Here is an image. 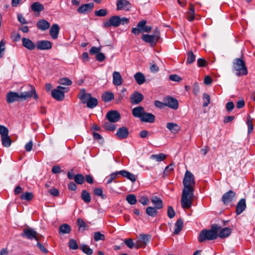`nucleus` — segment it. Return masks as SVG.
Here are the masks:
<instances>
[{"mask_svg":"<svg viewBox=\"0 0 255 255\" xmlns=\"http://www.w3.org/2000/svg\"><path fill=\"white\" fill-rule=\"evenodd\" d=\"M184 188L182 193L181 204L183 209H189L192 205L195 181L194 175L189 171H186L183 180Z\"/></svg>","mask_w":255,"mask_h":255,"instance_id":"obj_1","label":"nucleus"},{"mask_svg":"<svg viewBox=\"0 0 255 255\" xmlns=\"http://www.w3.org/2000/svg\"><path fill=\"white\" fill-rule=\"evenodd\" d=\"M32 96L34 99L38 98V96L36 93L35 88L31 86L30 89L29 91L21 92L20 94L14 92L7 93L6 96V100L8 103H12L15 101L25 100Z\"/></svg>","mask_w":255,"mask_h":255,"instance_id":"obj_2","label":"nucleus"},{"mask_svg":"<svg viewBox=\"0 0 255 255\" xmlns=\"http://www.w3.org/2000/svg\"><path fill=\"white\" fill-rule=\"evenodd\" d=\"M221 227L217 224L213 225L210 230L204 229L201 231L198 237V241L202 243L206 240H215L218 237V231Z\"/></svg>","mask_w":255,"mask_h":255,"instance_id":"obj_3","label":"nucleus"},{"mask_svg":"<svg viewBox=\"0 0 255 255\" xmlns=\"http://www.w3.org/2000/svg\"><path fill=\"white\" fill-rule=\"evenodd\" d=\"M233 68L237 71L238 76L246 75L248 73L245 61L241 58H236L233 62Z\"/></svg>","mask_w":255,"mask_h":255,"instance_id":"obj_4","label":"nucleus"},{"mask_svg":"<svg viewBox=\"0 0 255 255\" xmlns=\"http://www.w3.org/2000/svg\"><path fill=\"white\" fill-rule=\"evenodd\" d=\"M159 38L160 32L158 29L156 27L154 30L153 35L143 34L142 39L144 41L149 43L150 46L153 47L155 45Z\"/></svg>","mask_w":255,"mask_h":255,"instance_id":"obj_5","label":"nucleus"},{"mask_svg":"<svg viewBox=\"0 0 255 255\" xmlns=\"http://www.w3.org/2000/svg\"><path fill=\"white\" fill-rule=\"evenodd\" d=\"M68 91V88L58 86L51 91V96L55 100L61 101L64 98V93Z\"/></svg>","mask_w":255,"mask_h":255,"instance_id":"obj_6","label":"nucleus"},{"mask_svg":"<svg viewBox=\"0 0 255 255\" xmlns=\"http://www.w3.org/2000/svg\"><path fill=\"white\" fill-rule=\"evenodd\" d=\"M37 233L34 230L31 228L24 229L23 232L21 234V236L25 237L29 240L35 239L37 241H38V239L37 237Z\"/></svg>","mask_w":255,"mask_h":255,"instance_id":"obj_7","label":"nucleus"},{"mask_svg":"<svg viewBox=\"0 0 255 255\" xmlns=\"http://www.w3.org/2000/svg\"><path fill=\"white\" fill-rule=\"evenodd\" d=\"M120 25V16L115 15L111 16L109 20L103 22V27L108 28L112 26L118 27Z\"/></svg>","mask_w":255,"mask_h":255,"instance_id":"obj_8","label":"nucleus"},{"mask_svg":"<svg viewBox=\"0 0 255 255\" xmlns=\"http://www.w3.org/2000/svg\"><path fill=\"white\" fill-rule=\"evenodd\" d=\"M150 239L151 236L149 235H140L139 240L138 242V244L135 246V248L139 249V248H144Z\"/></svg>","mask_w":255,"mask_h":255,"instance_id":"obj_9","label":"nucleus"},{"mask_svg":"<svg viewBox=\"0 0 255 255\" xmlns=\"http://www.w3.org/2000/svg\"><path fill=\"white\" fill-rule=\"evenodd\" d=\"M106 118L110 122L116 123L120 120L121 115L117 111H111L107 114Z\"/></svg>","mask_w":255,"mask_h":255,"instance_id":"obj_10","label":"nucleus"},{"mask_svg":"<svg viewBox=\"0 0 255 255\" xmlns=\"http://www.w3.org/2000/svg\"><path fill=\"white\" fill-rule=\"evenodd\" d=\"M36 47L41 50H49L52 48V43L48 40H39L36 43Z\"/></svg>","mask_w":255,"mask_h":255,"instance_id":"obj_11","label":"nucleus"},{"mask_svg":"<svg viewBox=\"0 0 255 255\" xmlns=\"http://www.w3.org/2000/svg\"><path fill=\"white\" fill-rule=\"evenodd\" d=\"M165 106L168 107L172 109L176 110L178 108L179 104L178 101L172 97H167L164 99Z\"/></svg>","mask_w":255,"mask_h":255,"instance_id":"obj_12","label":"nucleus"},{"mask_svg":"<svg viewBox=\"0 0 255 255\" xmlns=\"http://www.w3.org/2000/svg\"><path fill=\"white\" fill-rule=\"evenodd\" d=\"M235 196V192L232 190H229L223 195L222 201L225 204H228L233 200Z\"/></svg>","mask_w":255,"mask_h":255,"instance_id":"obj_13","label":"nucleus"},{"mask_svg":"<svg viewBox=\"0 0 255 255\" xmlns=\"http://www.w3.org/2000/svg\"><path fill=\"white\" fill-rule=\"evenodd\" d=\"M130 102L132 104L136 105L139 104L143 100V96L141 93L138 92H134L130 95Z\"/></svg>","mask_w":255,"mask_h":255,"instance_id":"obj_14","label":"nucleus"},{"mask_svg":"<svg viewBox=\"0 0 255 255\" xmlns=\"http://www.w3.org/2000/svg\"><path fill=\"white\" fill-rule=\"evenodd\" d=\"M94 7V3L90 2L81 5L77 9V11L80 13H86L89 11H92Z\"/></svg>","mask_w":255,"mask_h":255,"instance_id":"obj_15","label":"nucleus"},{"mask_svg":"<svg viewBox=\"0 0 255 255\" xmlns=\"http://www.w3.org/2000/svg\"><path fill=\"white\" fill-rule=\"evenodd\" d=\"M21 40L23 46L29 50H33L36 47V44L29 38L24 37Z\"/></svg>","mask_w":255,"mask_h":255,"instance_id":"obj_16","label":"nucleus"},{"mask_svg":"<svg viewBox=\"0 0 255 255\" xmlns=\"http://www.w3.org/2000/svg\"><path fill=\"white\" fill-rule=\"evenodd\" d=\"M129 134L128 128L125 127H122L119 128L117 131L116 135L119 139H123L126 138Z\"/></svg>","mask_w":255,"mask_h":255,"instance_id":"obj_17","label":"nucleus"},{"mask_svg":"<svg viewBox=\"0 0 255 255\" xmlns=\"http://www.w3.org/2000/svg\"><path fill=\"white\" fill-rule=\"evenodd\" d=\"M123 79L119 72L114 71L113 73V83L116 86H121Z\"/></svg>","mask_w":255,"mask_h":255,"instance_id":"obj_18","label":"nucleus"},{"mask_svg":"<svg viewBox=\"0 0 255 255\" xmlns=\"http://www.w3.org/2000/svg\"><path fill=\"white\" fill-rule=\"evenodd\" d=\"M91 94L86 93L85 89H81L78 95V98L81 100L83 104H86L87 101H88L89 99L91 98Z\"/></svg>","mask_w":255,"mask_h":255,"instance_id":"obj_19","label":"nucleus"},{"mask_svg":"<svg viewBox=\"0 0 255 255\" xmlns=\"http://www.w3.org/2000/svg\"><path fill=\"white\" fill-rule=\"evenodd\" d=\"M246 208V199L245 198L241 199L237 203L236 206V214L237 215L241 214Z\"/></svg>","mask_w":255,"mask_h":255,"instance_id":"obj_20","label":"nucleus"},{"mask_svg":"<svg viewBox=\"0 0 255 255\" xmlns=\"http://www.w3.org/2000/svg\"><path fill=\"white\" fill-rule=\"evenodd\" d=\"M59 30L60 28L57 24L55 23L51 26L49 32L52 39H56L57 38Z\"/></svg>","mask_w":255,"mask_h":255,"instance_id":"obj_21","label":"nucleus"},{"mask_svg":"<svg viewBox=\"0 0 255 255\" xmlns=\"http://www.w3.org/2000/svg\"><path fill=\"white\" fill-rule=\"evenodd\" d=\"M140 119L143 122L152 123L155 121V117L152 114L144 112Z\"/></svg>","mask_w":255,"mask_h":255,"instance_id":"obj_22","label":"nucleus"},{"mask_svg":"<svg viewBox=\"0 0 255 255\" xmlns=\"http://www.w3.org/2000/svg\"><path fill=\"white\" fill-rule=\"evenodd\" d=\"M232 233V230L228 227H225L218 231V236L220 238H225L229 237Z\"/></svg>","mask_w":255,"mask_h":255,"instance_id":"obj_23","label":"nucleus"},{"mask_svg":"<svg viewBox=\"0 0 255 255\" xmlns=\"http://www.w3.org/2000/svg\"><path fill=\"white\" fill-rule=\"evenodd\" d=\"M37 28L41 30H45L50 27V23L45 19L39 20L36 24Z\"/></svg>","mask_w":255,"mask_h":255,"instance_id":"obj_24","label":"nucleus"},{"mask_svg":"<svg viewBox=\"0 0 255 255\" xmlns=\"http://www.w3.org/2000/svg\"><path fill=\"white\" fill-rule=\"evenodd\" d=\"M118 173H120V175H122L124 177L127 178V179L130 180L131 181L133 182L136 181V177L135 175L127 170H122L120 171H118Z\"/></svg>","mask_w":255,"mask_h":255,"instance_id":"obj_25","label":"nucleus"},{"mask_svg":"<svg viewBox=\"0 0 255 255\" xmlns=\"http://www.w3.org/2000/svg\"><path fill=\"white\" fill-rule=\"evenodd\" d=\"M151 201L156 209H161L163 208V203L161 199L156 196H153Z\"/></svg>","mask_w":255,"mask_h":255,"instance_id":"obj_26","label":"nucleus"},{"mask_svg":"<svg viewBox=\"0 0 255 255\" xmlns=\"http://www.w3.org/2000/svg\"><path fill=\"white\" fill-rule=\"evenodd\" d=\"M129 4V2L127 0H118L117 1V10H121L124 8L128 10Z\"/></svg>","mask_w":255,"mask_h":255,"instance_id":"obj_27","label":"nucleus"},{"mask_svg":"<svg viewBox=\"0 0 255 255\" xmlns=\"http://www.w3.org/2000/svg\"><path fill=\"white\" fill-rule=\"evenodd\" d=\"M166 128L174 134L177 133L180 130V127L174 123H168L166 125Z\"/></svg>","mask_w":255,"mask_h":255,"instance_id":"obj_28","label":"nucleus"},{"mask_svg":"<svg viewBox=\"0 0 255 255\" xmlns=\"http://www.w3.org/2000/svg\"><path fill=\"white\" fill-rule=\"evenodd\" d=\"M144 112V108L141 106H138L135 108H134L132 110V113L133 116L136 118H139L140 119L141 116L143 114Z\"/></svg>","mask_w":255,"mask_h":255,"instance_id":"obj_29","label":"nucleus"},{"mask_svg":"<svg viewBox=\"0 0 255 255\" xmlns=\"http://www.w3.org/2000/svg\"><path fill=\"white\" fill-rule=\"evenodd\" d=\"M195 10L194 5L192 3L190 4L189 10L187 13V18L189 21H192L194 19Z\"/></svg>","mask_w":255,"mask_h":255,"instance_id":"obj_30","label":"nucleus"},{"mask_svg":"<svg viewBox=\"0 0 255 255\" xmlns=\"http://www.w3.org/2000/svg\"><path fill=\"white\" fill-rule=\"evenodd\" d=\"M31 10L34 12H41L44 9L43 5L38 1L34 2L31 5Z\"/></svg>","mask_w":255,"mask_h":255,"instance_id":"obj_31","label":"nucleus"},{"mask_svg":"<svg viewBox=\"0 0 255 255\" xmlns=\"http://www.w3.org/2000/svg\"><path fill=\"white\" fill-rule=\"evenodd\" d=\"M135 81L138 85H141L145 82V76L141 72H137L134 75Z\"/></svg>","mask_w":255,"mask_h":255,"instance_id":"obj_32","label":"nucleus"},{"mask_svg":"<svg viewBox=\"0 0 255 255\" xmlns=\"http://www.w3.org/2000/svg\"><path fill=\"white\" fill-rule=\"evenodd\" d=\"M183 223L182 220L181 219H178L175 224L174 234L177 235L180 233L183 228Z\"/></svg>","mask_w":255,"mask_h":255,"instance_id":"obj_33","label":"nucleus"},{"mask_svg":"<svg viewBox=\"0 0 255 255\" xmlns=\"http://www.w3.org/2000/svg\"><path fill=\"white\" fill-rule=\"evenodd\" d=\"M114 98V94L111 92L103 93L102 99L105 102H109Z\"/></svg>","mask_w":255,"mask_h":255,"instance_id":"obj_34","label":"nucleus"},{"mask_svg":"<svg viewBox=\"0 0 255 255\" xmlns=\"http://www.w3.org/2000/svg\"><path fill=\"white\" fill-rule=\"evenodd\" d=\"M98 100L96 98L92 97L89 99L88 101L87 102V106L88 108L90 109H93L96 107L98 105Z\"/></svg>","mask_w":255,"mask_h":255,"instance_id":"obj_35","label":"nucleus"},{"mask_svg":"<svg viewBox=\"0 0 255 255\" xmlns=\"http://www.w3.org/2000/svg\"><path fill=\"white\" fill-rule=\"evenodd\" d=\"M59 233L62 234H68L71 231V227L67 224H64L59 227Z\"/></svg>","mask_w":255,"mask_h":255,"instance_id":"obj_36","label":"nucleus"},{"mask_svg":"<svg viewBox=\"0 0 255 255\" xmlns=\"http://www.w3.org/2000/svg\"><path fill=\"white\" fill-rule=\"evenodd\" d=\"M167 156L164 153H159L158 154H152L151 155L150 158L151 159L155 160L157 162H160L164 160Z\"/></svg>","mask_w":255,"mask_h":255,"instance_id":"obj_37","label":"nucleus"},{"mask_svg":"<svg viewBox=\"0 0 255 255\" xmlns=\"http://www.w3.org/2000/svg\"><path fill=\"white\" fill-rule=\"evenodd\" d=\"M157 209L151 206H149L146 209V213L149 216L154 217L157 213Z\"/></svg>","mask_w":255,"mask_h":255,"instance_id":"obj_38","label":"nucleus"},{"mask_svg":"<svg viewBox=\"0 0 255 255\" xmlns=\"http://www.w3.org/2000/svg\"><path fill=\"white\" fill-rule=\"evenodd\" d=\"M81 198L85 203H89L91 201L90 195L86 190L82 191L81 193Z\"/></svg>","mask_w":255,"mask_h":255,"instance_id":"obj_39","label":"nucleus"},{"mask_svg":"<svg viewBox=\"0 0 255 255\" xmlns=\"http://www.w3.org/2000/svg\"><path fill=\"white\" fill-rule=\"evenodd\" d=\"M1 141L2 145L6 147L10 146L11 143V140L8 135L1 137Z\"/></svg>","mask_w":255,"mask_h":255,"instance_id":"obj_40","label":"nucleus"},{"mask_svg":"<svg viewBox=\"0 0 255 255\" xmlns=\"http://www.w3.org/2000/svg\"><path fill=\"white\" fill-rule=\"evenodd\" d=\"M196 56L194 54L192 51H189L187 53V62L191 64L195 60Z\"/></svg>","mask_w":255,"mask_h":255,"instance_id":"obj_41","label":"nucleus"},{"mask_svg":"<svg viewBox=\"0 0 255 255\" xmlns=\"http://www.w3.org/2000/svg\"><path fill=\"white\" fill-rule=\"evenodd\" d=\"M126 200L130 205H134L137 202L136 197L133 194L128 195L126 197Z\"/></svg>","mask_w":255,"mask_h":255,"instance_id":"obj_42","label":"nucleus"},{"mask_svg":"<svg viewBox=\"0 0 255 255\" xmlns=\"http://www.w3.org/2000/svg\"><path fill=\"white\" fill-rule=\"evenodd\" d=\"M33 197V195L31 192H25L22 193L20 196V198L22 200H24L26 201L31 200Z\"/></svg>","mask_w":255,"mask_h":255,"instance_id":"obj_43","label":"nucleus"},{"mask_svg":"<svg viewBox=\"0 0 255 255\" xmlns=\"http://www.w3.org/2000/svg\"><path fill=\"white\" fill-rule=\"evenodd\" d=\"M74 181L78 184H82L84 182V177L81 174H77L74 176Z\"/></svg>","mask_w":255,"mask_h":255,"instance_id":"obj_44","label":"nucleus"},{"mask_svg":"<svg viewBox=\"0 0 255 255\" xmlns=\"http://www.w3.org/2000/svg\"><path fill=\"white\" fill-rule=\"evenodd\" d=\"M94 240L96 242L105 240V235L101 234L100 232H96L94 233Z\"/></svg>","mask_w":255,"mask_h":255,"instance_id":"obj_45","label":"nucleus"},{"mask_svg":"<svg viewBox=\"0 0 255 255\" xmlns=\"http://www.w3.org/2000/svg\"><path fill=\"white\" fill-rule=\"evenodd\" d=\"M59 84L63 85L70 86L72 84V82L71 80L67 77L60 78L58 81Z\"/></svg>","mask_w":255,"mask_h":255,"instance_id":"obj_46","label":"nucleus"},{"mask_svg":"<svg viewBox=\"0 0 255 255\" xmlns=\"http://www.w3.org/2000/svg\"><path fill=\"white\" fill-rule=\"evenodd\" d=\"M80 248L81 250L87 255H91L93 253V250L86 245H82Z\"/></svg>","mask_w":255,"mask_h":255,"instance_id":"obj_47","label":"nucleus"},{"mask_svg":"<svg viewBox=\"0 0 255 255\" xmlns=\"http://www.w3.org/2000/svg\"><path fill=\"white\" fill-rule=\"evenodd\" d=\"M104 127L106 129L110 131H114L116 128V127L114 124L109 122H105L104 124Z\"/></svg>","mask_w":255,"mask_h":255,"instance_id":"obj_48","label":"nucleus"},{"mask_svg":"<svg viewBox=\"0 0 255 255\" xmlns=\"http://www.w3.org/2000/svg\"><path fill=\"white\" fill-rule=\"evenodd\" d=\"M203 107H207L210 102V98L209 95L207 93H204L203 95Z\"/></svg>","mask_w":255,"mask_h":255,"instance_id":"obj_49","label":"nucleus"},{"mask_svg":"<svg viewBox=\"0 0 255 255\" xmlns=\"http://www.w3.org/2000/svg\"><path fill=\"white\" fill-rule=\"evenodd\" d=\"M119 175H120V173H118V171L112 173L110 175V177L108 179L107 181V183L110 184L112 183L114 179H116L118 177Z\"/></svg>","mask_w":255,"mask_h":255,"instance_id":"obj_50","label":"nucleus"},{"mask_svg":"<svg viewBox=\"0 0 255 255\" xmlns=\"http://www.w3.org/2000/svg\"><path fill=\"white\" fill-rule=\"evenodd\" d=\"M108 13V11L106 9H101L99 10L95 11V14L97 16H105Z\"/></svg>","mask_w":255,"mask_h":255,"instance_id":"obj_51","label":"nucleus"},{"mask_svg":"<svg viewBox=\"0 0 255 255\" xmlns=\"http://www.w3.org/2000/svg\"><path fill=\"white\" fill-rule=\"evenodd\" d=\"M0 134L1 137L8 135V130L4 126L0 125Z\"/></svg>","mask_w":255,"mask_h":255,"instance_id":"obj_52","label":"nucleus"},{"mask_svg":"<svg viewBox=\"0 0 255 255\" xmlns=\"http://www.w3.org/2000/svg\"><path fill=\"white\" fill-rule=\"evenodd\" d=\"M93 192L96 195L101 197L102 199L106 198V196L103 194V190L101 188H95L94 189Z\"/></svg>","mask_w":255,"mask_h":255,"instance_id":"obj_53","label":"nucleus"},{"mask_svg":"<svg viewBox=\"0 0 255 255\" xmlns=\"http://www.w3.org/2000/svg\"><path fill=\"white\" fill-rule=\"evenodd\" d=\"M94 138L97 140L100 143L103 144L104 142V140L102 136L98 133L94 132H93Z\"/></svg>","mask_w":255,"mask_h":255,"instance_id":"obj_54","label":"nucleus"},{"mask_svg":"<svg viewBox=\"0 0 255 255\" xmlns=\"http://www.w3.org/2000/svg\"><path fill=\"white\" fill-rule=\"evenodd\" d=\"M77 222L79 227V230L83 228V230H84L85 228L88 226L86 223L81 218H78Z\"/></svg>","mask_w":255,"mask_h":255,"instance_id":"obj_55","label":"nucleus"},{"mask_svg":"<svg viewBox=\"0 0 255 255\" xmlns=\"http://www.w3.org/2000/svg\"><path fill=\"white\" fill-rule=\"evenodd\" d=\"M69 246L70 249L76 250L78 249V245L76 241L74 239H71L69 242Z\"/></svg>","mask_w":255,"mask_h":255,"instance_id":"obj_56","label":"nucleus"},{"mask_svg":"<svg viewBox=\"0 0 255 255\" xmlns=\"http://www.w3.org/2000/svg\"><path fill=\"white\" fill-rule=\"evenodd\" d=\"M125 243L129 249H132L134 247H135L136 245H134L133 242L131 239H125Z\"/></svg>","mask_w":255,"mask_h":255,"instance_id":"obj_57","label":"nucleus"},{"mask_svg":"<svg viewBox=\"0 0 255 255\" xmlns=\"http://www.w3.org/2000/svg\"><path fill=\"white\" fill-rule=\"evenodd\" d=\"M5 50V42L2 39L0 42V57L3 56V52Z\"/></svg>","mask_w":255,"mask_h":255,"instance_id":"obj_58","label":"nucleus"},{"mask_svg":"<svg viewBox=\"0 0 255 255\" xmlns=\"http://www.w3.org/2000/svg\"><path fill=\"white\" fill-rule=\"evenodd\" d=\"M167 215L168 217L170 219L173 218L175 216L174 210H173V208L171 206H169L168 207Z\"/></svg>","mask_w":255,"mask_h":255,"instance_id":"obj_59","label":"nucleus"},{"mask_svg":"<svg viewBox=\"0 0 255 255\" xmlns=\"http://www.w3.org/2000/svg\"><path fill=\"white\" fill-rule=\"evenodd\" d=\"M146 23V21L145 20H142L140 21L137 24V27L140 30L141 32H143Z\"/></svg>","mask_w":255,"mask_h":255,"instance_id":"obj_60","label":"nucleus"},{"mask_svg":"<svg viewBox=\"0 0 255 255\" xmlns=\"http://www.w3.org/2000/svg\"><path fill=\"white\" fill-rule=\"evenodd\" d=\"M139 202L143 205H146L148 203L149 200L146 196H142L140 197Z\"/></svg>","mask_w":255,"mask_h":255,"instance_id":"obj_61","label":"nucleus"},{"mask_svg":"<svg viewBox=\"0 0 255 255\" xmlns=\"http://www.w3.org/2000/svg\"><path fill=\"white\" fill-rule=\"evenodd\" d=\"M197 64L198 67H205L207 64V61L203 58H199L197 60Z\"/></svg>","mask_w":255,"mask_h":255,"instance_id":"obj_62","label":"nucleus"},{"mask_svg":"<svg viewBox=\"0 0 255 255\" xmlns=\"http://www.w3.org/2000/svg\"><path fill=\"white\" fill-rule=\"evenodd\" d=\"M105 58L106 57L105 55L101 52L98 53L96 55V59H97V60L100 62L103 61L105 59Z\"/></svg>","mask_w":255,"mask_h":255,"instance_id":"obj_63","label":"nucleus"},{"mask_svg":"<svg viewBox=\"0 0 255 255\" xmlns=\"http://www.w3.org/2000/svg\"><path fill=\"white\" fill-rule=\"evenodd\" d=\"M100 50L101 48L93 46L90 50V53L92 55H94L95 54H97L98 53L100 52Z\"/></svg>","mask_w":255,"mask_h":255,"instance_id":"obj_64","label":"nucleus"}]
</instances>
